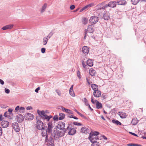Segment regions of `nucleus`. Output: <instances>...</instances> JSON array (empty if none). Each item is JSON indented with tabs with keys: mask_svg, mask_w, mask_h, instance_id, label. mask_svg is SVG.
<instances>
[{
	"mask_svg": "<svg viewBox=\"0 0 146 146\" xmlns=\"http://www.w3.org/2000/svg\"><path fill=\"white\" fill-rule=\"evenodd\" d=\"M87 6L86 5L85 6V7H84L83 8H82V9H81L80 11V12H82L83 11L85 10L87 8Z\"/></svg>",
	"mask_w": 146,
	"mask_h": 146,
	"instance_id": "obj_48",
	"label": "nucleus"
},
{
	"mask_svg": "<svg viewBox=\"0 0 146 146\" xmlns=\"http://www.w3.org/2000/svg\"><path fill=\"white\" fill-rule=\"evenodd\" d=\"M57 109L58 110H68V109H66L64 107L60 106H58Z\"/></svg>",
	"mask_w": 146,
	"mask_h": 146,
	"instance_id": "obj_45",
	"label": "nucleus"
},
{
	"mask_svg": "<svg viewBox=\"0 0 146 146\" xmlns=\"http://www.w3.org/2000/svg\"><path fill=\"white\" fill-rule=\"evenodd\" d=\"M40 89V87H38L35 90V92L37 93L38 92V90Z\"/></svg>",
	"mask_w": 146,
	"mask_h": 146,
	"instance_id": "obj_61",
	"label": "nucleus"
},
{
	"mask_svg": "<svg viewBox=\"0 0 146 146\" xmlns=\"http://www.w3.org/2000/svg\"><path fill=\"white\" fill-rule=\"evenodd\" d=\"M73 124L76 125L81 126L82 125V123H79L77 122H74Z\"/></svg>",
	"mask_w": 146,
	"mask_h": 146,
	"instance_id": "obj_47",
	"label": "nucleus"
},
{
	"mask_svg": "<svg viewBox=\"0 0 146 146\" xmlns=\"http://www.w3.org/2000/svg\"><path fill=\"white\" fill-rule=\"evenodd\" d=\"M36 123V127L39 130H44L47 127L44 125L43 122L40 120H38Z\"/></svg>",
	"mask_w": 146,
	"mask_h": 146,
	"instance_id": "obj_5",
	"label": "nucleus"
},
{
	"mask_svg": "<svg viewBox=\"0 0 146 146\" xmlns=\"http://www.w3.org/2000/svg\"><path fill=\"white\" fill-rule=\"evenodd\" d=\"M48 40V38L44 37L43 40V44L44 45H45L47 43Z\"/></svg>",
	"mask_w": 146,
	"mask_h": 146,
	"instance_id": "obj_35",
	"label": "nucleus"
},
{
	"mask_svg": "<svg viewBox=\"0 0 146 146\" xmlns=\"http://www.w3.org/2000/svg\"><path fill=\"white\" fill-rule=\"evenodd\" d=\"M104 18L105 20H108L110 18V16L108 13H105L103 15Z\"/></svg>",
	"mask_w": 146,
	"mask_h": 146,
	"instance_id": "obj_31",
	"label": "nucleus"
},
{
	"mask_svg": "<svg viewBox=\"0 0 146 146\" xmlns=\"http://www.w3.org/2000/svg\"><path fill=\"white\" fill-rule=\"evenodd\" d=\"M13 25H9L3 27L1 29L5 30L7 29H11L13 27Z\"/></svg>",
	"mask_w": 146,
	"mask_h": 146,
	"instance_id": "obj_18",
	"label": "nucleus"
},
{
	"mask_svg": "<svg viewBox=\"0 0 146 146\" xmlns=\"http://www.w3.org/2000/svg\"><path fill=\"white\" fill-rule=\"evenodd\" d=\"M0 83L3 85L4 84V82L2 80L0 79Z\"/></svg>",
	"mask_w": 146,
	"mask_h": 146,
	"instance_id": "obj_57",
	"label": "nucleus"
},
{
	"mask_svg": "<svg viewBox=\"0 0 146 146\" xmlns=\"http://www.w3.org/2000/svg\"><path fill=\"white\" fill-rule=\"evenodd\" d=\"M56 92L57 93L58 95L60 96H61V92L59 90H56Z\"/></svg>",
	"mask_w": 146,
	"mask_h": 146,
	"instance_id": "obj_52",
	"label": "nucleus"
},
{
	"mask_svg": "<svg viewBox=\"0 0 146 146\" xmlns=\"http://www.w3.org/2000/svg\"><path fill=\"white\" fill-rule=\"evenodd\" d=\"M102 99L103 100L107 98V97L106 96V95L103 94L102 95Z\"/></svg>",
	"mask_w": 146,
	"mask_h": 146,
	"instance_id": "obj_54",
	"label": "nucleus"
},
{
	"mask_svg": "<svg viewBox=\"0 0 146 146\" xmlns=\"http://www.w3.org/2000/svg\"><path fill=\"white\" fill-rule=\"evenodd\" d=\"M127 145L131 146H141V145H140L133 143H129Z\"/></svg>",
	"mask_w": 146,
	"mask_h": 146,
	"instance_id": "obj_41",
	"label": "nucleus"
},
{
	"mask_svg": "<svg viewBox=\"0 0 146 146\" xmlns=\"http://www.w3.org/2000/svg\"><path fill=\"white\" fill-rule=\"evenodd\" d=\"M132 4L134 5H136L139 2V0H131Z\"/></svg>",
	"mask_w": 146,
	"mask_h": 146,
	"instance_id": "obj_36",
	"label": "nucleus"
},
{
	"mask_svg": "<svg viewBox=\"0 0 146 146\" xmlns=\"http://www.w3.org/2000/svg\"><path fill=\"white\" fill-rule=\"evenodd\" d=\"M53 34V30H52L50 33L49 34L47 37L50 38Z\"/></svg>",
	"mask_w": 146,
	"mask_h": 146,
	"instance_id": "obj_40",
	"label": "nucleus"
},
{
	"mask_svg": "<svg viewBox=\"0 0 146 146\" xmlns=\"http://www.w3.org/2000/svg\"><path fill=\"white\" fill-rule=\"evenodd\" d=\"M85 62L84 60H82V65L83 66L84 68H87V67H88V66L85 64Z\"/></svg>",
	"mask_w": 146,
	"mask_h": 146,
	"instance_id": "obj_39",
	"label": "nucleus"
},
{
	"mask_svg": "<svg viewBox=\"0 0 146 146\" xmlns=\"http://www.w3.org/2000/svg\"><path fill=\"white\" fill-rule=\"evenodd\" d=\"M95 102L96 103V107L97 109H101L102 108V104L97 100H95Z\"/></svg>",
	"mask_w": 146,
	"mask_h": 146,
	"instance_id": "obj_23",
	"label": "nucleus"
},
{
	"mask_svg": "<svg viewBox=\"0 0 146 146\" xmlns=\"http://www.w3.org/2000/svg\"><path fill=\"white\" fill-rule=\"evenodd\" d=\"M65 115L64 114L60 113L59 114V120H61L63 119L65 117Z\"/></svg>",
	"mask_w": 146,
	"mask_h": 146,
	"instance_id": "obj_28",
	"label": "nucleus"
},
{
	"mask_svg": "<svg viewBox=\"0 0 146 146\" xmlns=\"http://www.w3.org/2000/svg\"><path fill=\"white\" fill-rule=\"evenodd\" d=\"M48 127H46V129L48 131V133H51L52 131V129L53 128V125L51 122H49L48 124Z\"/></svg>",
	"mask_w": 146,
	"mask_h": 146,
	"instance_id": "obj_11",
	"label": "nucleus"
},
{
	"mask_svg": "<svg viewBox=\"0 0 146 146\" xmlns=\"http://www.w3.org/2000/svg\"><path fill=\"white\" fill-rule=\"evenodd\" d=\"M89 48L87 46H84L82 48V52L84 54H88L89 52Z\"/></svg>",
	"mask_w": 146,
	"mask_h": 146,
	"instance_id": "obj_14",
	"label": "nucleus"
},
{
	"mask_svg": "<svg viewBox=\"0 0 146 146\" xmlns=\"http://www.w3.org/2000/svg\"><path fill=\"white\" fill-rule=\"evenodd\" d=\"M96 72V71L93 68H91L89 70L90 74L92 76L95 75Z\"/></svg>",
	"mask_w": 146,
	"mask_h": 146,
	"instance_id": "obj_24",
	"label": "nucleus"
},
{
	"mask_svg": "<svg viewBox=\"0 0 146 146\" xmlns=\"http://www.w3.org/2000/svg\"><path fill=\"white\" fill-rule=\"evenodd\" d=\"M91 87L94 91L93 93L94 96L97 98L100 97L101 96V92L98 90V86L95 84H92L91 85Z\"/></svg>",
	"mask_w": 146,
	"mask_h": 146,
	"instance_id": "obj_1",
	"label": "nucleus"
},
{
	"mask_svg": "<svg viewBox=\"0 0 146 146\" xmlns=\"http://www.w3.org/2000/svg\"><path fill=\"white\" fill-rule=\"evenodd\" d=\"M94 26L93 25H89L88 27L87 31H88V32L90 33H92L94 31Z\"/></svg>",
	"mask_w": 146,
	"mask_h": 146,
	"instance_id": "obj_15",
	"label": "nucleus"
},
{
	"mask_svg": "<svg viewBox=\"0 0 146 146\" xmlns=\"http://www.w3.org/2000/svg\"><path fill=\"white\" fill-rule=\"evenodd\" d=\"M76 132V131L75 129L73 128H70L68 133L69 135H72L74 134Z\"/></svg>",
	"mask_w": 146,
	"mask_h": 146,
	"instance_id": "obj_17",
	"label": "nucleus"
},
{
	"mask_svg": "<svg viewBox=\"0 0 146 146\" xmlns=\"http://www.w3.org/2000/svg\"><path fill=\"white\" fill-rule=\"evenodd\" d=\"M77 75L78 77L80 79L81 78V75H80V71H78L77 72Z\"/></svg>",
	"mask_w": 146,
	"mask_h": 146,
	"instance_id": "obj_49",
	"label": "nucleus"
},
{
	"mask_svg": "<svg viewBox=\"0 0 146 146\" xmlns=\"http://www.w3.org/2000/svg\"><path fill=\"white\" fill-rule=\"evenodd\" d=\"M91 101L93 104H94L95 103V101L94 100L93 97H92L91 98Z\"/></svg>",
	"mask_w": 146,
	"mask_h": 146,
	"instance_id": "obj_63",
	"label": "nucleus"
},
{
	"mask_svg": "<svg viewBox=\"0 0 146 146\" xmlns=\"http://www.w3.org/2000/svg\"><path fill=\"white\" fill-rule=\"evenodd\" d=\"M13 129L16 132H19L20 130V128L17 122H14L12 124Z\"/></svg>",
	"mask_w": 146,
	"mask_h": 146,
	"instance_id": "obj_8",
	"label": "nucleus"
},
{
	"mask_svg": "<svg viewBox=\"0 0 146 146\" xmlns=\"http://www.w3.org/2000/svg\"><path fill=\"white\" fill-rule=\"evenodd\" d=\"M69 94L72 96H73L75 95L74 93V92L73 90H69Z\"/></svg>",
	"mask_w": 146,
	"mask_h": 146,
	"instance_id": "obj_46",
	"label": "nucleus"
},
{
	"mask_svg": "<svg viewBox=\"0 0 146 146\" xmlns=\"http://www.w3.org/2000/svg\"><path fill=\"white\" fill-rule=\"evenodd\" d=\"M45 142L46 143L47 146H54V142L51 136L48 138V135H46L45 137Z\"/></svg>",
	"mask_w": 146,
	"mask_h": 146,
	"instance_id": "obj_4",
	"label": "nucleus"
},
{
	"mask_svg": "<svg viewBox=\"0 0 146 146\" xmlns=\"http://www.w3.org/2000/svg\"><path fill=\"white\" fill-rule=\"evenodd\" d=\"M17 121L19 123H21L24 120L23 116L21 114H18L17 116Z\"/></svg>",
	"mask_w": 146,
	"mask_h": 146,
	"instance_id": "obj_12",
	"label": "nucleus"
},
{
	"mask_svg": "<svg viewBox=\"0 0 146 146\" xmlns=\"http://www.w3.org/2000/svg\"><path fill=\"white\" fill-rule=\"evenodd\" d=\"M64 131H57L54 133V135L53 136L52 134V136L54 137V139L55 140L58 139L61 137L65 135Z\"/></svg>",
	"mask_w": 146,
	"mask_h": 146,
	"instance_id": "obj_3",
	"label": "nucleus"
},
{
	"mask_svg": "<svg viewBox=\"0 0 146 146\" xmlns=\"http://www.w3.org/2000/svg\"><path fill=\"white\" fill-rule=\"evenodd\" d=\"M9 114L7 112H5L4 115L5 117H7L8 116V115Z\"/></svg>",
	"mask_w": 146,
	"mask_h": 146,
	"instance_id": "obj_60",
	"label": "nucleus"
},
{
	"mask_svg": "<svg viewBox=\"0 0 146 146\" xmlns=\"http://www.w3.org/2000/svg\"><path fill=\"white\" fill-rule=\"evenodd\" d=\"M47 4L46 3H45L42 6V9L41 11V13H42L44 12L45 9L47 7Z\"/></svg>",
	"mask_w": 146,
	"mask_h": 146,
	"instance_id": "obj_32",
	"label": "nucleus"
},
{
	"mask_svg": "<svg viewBox=\"0 0 146 146\" xmlns=\"http://www.w3.org/2000/svg\"><path fill=\"white\" fill-rule=\"evenodd\" d=\"M129 133L130 134H131L133 135L134 136H138L136 134L134 133H132V132H129Z\"/></svg>",
	"mask_w": 146,
	"mask_h": 146,
	"instance_id": "obj_62",
	"label": "nucleus"
},
{
	"mask_svg": "<svg viewBox=\"0 0 146 146\" xmlns=\"http://www.w3.org/2000/svg\"><path fill=\"white\" fill-rule=\"evenodd\" d=\"M86 63L88 66L90 67L92 66L93 65L92 60L90 59H89L86 61Z\"/></svg>",
	"mask_w": 146,
	"mask_h": 146,
	"instance_id": "obj_26",
	"label": "nucleus"
},
{
	"mask_svg": "<svg viewBox=\"0 0 146 146\" xmlns=\"http://www.w3.org/2000/svg\"><path fill=\"white\" fill-rule=\"evenodd\" d=\"M25 117L26 119L28 120H31L34 118L33 115L30 113H27L25 114Z\"/></svg>",
	"mask_w": 146,
	"mask_h": 146,
	"instance_id": "obj_10",
	"label": "nucleus"
},
{
	"mask_svg": "<svg viewBox=\"0 0 146 146\" xmlns=\"http://www.w3.org/2000/svg\"><path fill=\"white\" fill-rule=\"evenodd\" d=\"M75 111L77 112V113L79 115H80L81 117H84V118H85L86 117L83 115V114H82L80 113L79 111H78L77 110H75Z\"/></svg>",
	"mask_w": 146,
	"mask_h": 146,
	"instance_id": "obj_43",
	"label": "nucleus"
},
{
	"mask_svg": "<svg viewBox=\"0 0 146 146\" xmlns=\"http://www.w3.org/2000/svg\"><path fill=\"white\" fill-rule=\"evenodd\" d=\"M116 3L115 1H110L107 4V5L109 7L113 8L116 6Z\"/></svg>",
	"mask_w": 146,
	"mask_h": 146,
	"instance_id": "obj_20",
	"label": "nucleus"
},
{
	"mask_svg": "<svg viewBox=\"0 0 146 146\" xmlns=\"http://www.w3.org/2000/svg\"><path fill=\"white\" fill-rule=\"evenodd\" d=\"M75 8V6L74 5H72L70 6V8L71 10H72L74 9Z\"/></svg>",
	"mask_w": 146,
	"mask_h": 146,
	"instance_id": "obj_55",
	"label": "nucleus"
},
{
	"mask_svg": "<svg viewBox=\"0 0 146 146\" xmlns=\"http://www.w3.org/2000/svg\"><path fill=\"white\" fill-rule=\"evenodd\" d=\"M112 122L116 125H121V123L117 120H115L114 119H113L112 120Z\"/></svg>",
	"mask_w": 146,
	"mask_h": 146,
	"instance_id": "obj_30",
	"label": "nucleus"
},
{
	"mask_svg": "<svg viewBox=\"0 0 146 146\" xmlns=\"http://www.w3.org/2000/svg\"><path fill=\"white\" fill-rule=\"evenodd\" d=\"M91 146H99V142L96 141H93L92 142Z\"/></svg>",
	"mask_w": 146,
	"mask_h": 146,
	"instance_id": "obj_33",
	"label": "nucleus"
},
{
	"mask_svg": "<svg viewBox=\"0 0 146 146\" xmlns=\"http://www.w3.org/2000/svg\"><path fill=\"white\" fill-rule=\"evenodd\" d=\"M94 5V4L93 3H92L88 5H86L87 6V7H92Z\"/></svg>",
	"mask_w": 146,
	"mask_h": 146,
	"instance_id": "obj_51",
	"label": "nucleus"
},
{
	"mask_svg": "<svg viewBox=\"0 0 146 146\" xmlns=\"http://www.w3.org/2000/svg\"><path fill=\"white\" fill-rule=\"evenodd\" d=\"M138 121H139L137 120V118H133L132 120L131 123H132L133 125H135L137 123Z\"/></svg>",
	"mask_w": 146,
	"mask_h": 146,
	"instance_id": "obj_29",
	"label": "nucleus"
},
{
	"mask_svg": "<svg viewBox=\"0 0 146 146\" xmlns=\"http://www.w3.org/2000/svg\"><path fill=\"white\" fill-rule=\"evenodd\" d=\"M87 30L85 29V35L84 36V39H85L86 36L87 35Z\"/></svg>",
	"mask_w": 146,
	"mask_h": 146,
	"instance_id": "obj_56",
	"label": "nucleus"
},
{
	"mask_svg": "<svg viewBox=\"0 0 146 146\" xmlns=\"http://www.w3.org/2000/svg\"><path fill=\"white\" fill-rule=\"evenodd\" d=\"M37 110L38 114L41 116V117L42 119H45L48 121H49L50 119L52 117V116L51 115L48 116L46 115L44 111Z\"/></svg>",
	"mask_w": 146,
	"mask_h": 146,
	"instance_id": "obj_2",
	"label": "nucleus"
},
{
	"mask_svg": "<svg viewBox=\"0 0 146 146\" xmlns=\"http://www.w3.org/2000/svg\"><path fill=\"white\" fill-rule=\"evenodd\" d=\"M90 133H92V134L93 135H97L99 134V132L98 131H94V132H91Z\"/></svg>",
	"mask_w": 146,
	"mask_h": 146,
	"instance_id": "obj_42",
	"label": "nucleus"
},
{
	"mask_svg": "<svg viewBox=\"0 0 146 146\" xmlns=\"http://www.w3.org/2000/svg\"><path fill=\"white\" fill-rule=\"evenodd\" d=\"M118 114L119 116L121 118H125L127 116L126 113L122 112H119L118 113Z\"/></svg>",
	"mask_w": 146,
	"mask_h": 146,
	"instance_id": "obj_21",
	"label": "nucleus"
},
{
	"mask_svg": "<svg viewBox=\"0 0 146 146\" xmlns=\"http://www.w3.org/2000/svg\"><path fill=\"white\" fill-rule=\"evenodd\" d=\"M117 3L119 5H124L127 3V2L125 0H120L117 1Z\"/></svg>",
	"mask_w": 146,
	"mask_h": 146,
	"instance_id": "obj_25",
	"label": "nucleus"
},
{
	"mask_svg": "<svg viewBox=\"0 0 146 146\" xmlns=\"http://www.w3.org/2000/svg\"><path fill=\"white\" fill-rule=\"evenodd\" d=\"M13 110H8V111H7L8 114H12V111Z\"/></svg>",
	"mask_w": 146,
	"mask_h": 146,
	"instance_id": "obj_59",
	"label": "nucleus"
},
{
	"mask_svg": "<svg viewBox=\"0 0 146 146\" xmlns=\"http://www.w3.org/2000/svg\"><path fill=\"white\" fill-rule=\"evenodd\" d=\"M46 49L44 48H42L41 49V52L42 53H44L45 52Z\"/></svg>",
	"mask_w": 146,
	"mask_h": 146,
	"instance_id": "obj_53",
	"label": "nucleus"
},
{
	"mask_svg": "<svg viewBox=\"0 0 146 146\" xmlns=\"http://www.w3.org/2000/svg\"><path fill=\"white\" fill-rule=\"evenodd\" d=\"M5 92L6 93L9 94V93L10 91V90L9 89H8L6 88H5Z\"/></svg>",
	"mask_w": 146,
	"mask_h": 146,
	"instance_id": "obj_50",
	"label": "nucleus"
},
{
	"mask_svg": "<svg viewBox=\"0 0 146 146\" xmlns=\"http://www.w3.org/2000/svg\"><path fill=\"white\" fill-rule=\"evenodd\" d=\"M71 125L70 124H65V127H64L63 131H64V133L67 132L70 129L69 127L70 125Z\"/></svg>",
	"mask_w": 146,
	"mask_h": 146,
	"instance_id": "obj_19",
	"label": "nucleus"
},
{
	"mask_svg": "<svg viewBox=\"0 0 146 146\" xmlns=\"http://www.w3.org/2000/svg\"><path fill=\"white\" fill-rule=\"evenodd\" d=\"M42 131L41 133V135L43 137H44L46 135H48V134H47V133L48 132L47 130L45 129L42 130Z\"/></svg>",
	"mask_w": 146,
	"mask_h": 146,
	"instance_id": "obj_27",
	"label": "nucleus"
},
{
	"mask_svg": "<svg viewBox=\"0 0 146 146\" xmlns=\"http://www.w3.org/2000/svg\"><path fill=\"white\" fill-rule=\"evenodd\" d=\"M65 112H66L67 113H69L68 115V117H70L72 118L73 115L72 114H73V112L71 110H63Z\"/></svg>",
	"mask_w": 146,
	"mask_h": 146,
	"instance_id": "obj_22",
	"label": "nucleus"
},
{
	"mask_svg": "<svg viewBox=\"0 0 146 146\" xmlns=\"http://www.w3.org/2000/svg\"><path fill=\"white\" fill-rule=\"evenodd\" d=\"M82 22L83 24L84 25H86L88 23V19L86 18H84L82 19Z\"/></svg>",
	"mask_w": 146,
	"mask_h": 146,
	"instance_id": "obj_34",
	"label": "nucleus"
},
{
	"mask_svg": "<svg viewBox=\"0 0 146 146\" xmlns=\"http://www.w3.org/2000/svg\"><path fill=\"white\" fill-rule=\"evenodd\" d=\"M33 107L31 106H28L26 108V110H32Z\"/></svg>",
	"mask_w": 146,
	"mask_h": 146,
	"instance_id": "obj_58",
	"label": "nucleus"
},
{
	"mask_svg": "<svg viewBox=\"0 0 146 146\" xmlns=\"http://www.w3.org/2000/svg\"><path fill=\"white\" fill-rule=\"evenodd\" d=\"M89 129L86 127H83L81 128V132L82 133L87 134L89 133Z\"/></svg>",
	"mask_w": 146,
	"mask_h": 146,
	"instance_id": "obj_16",
	"label": "nucleus"
},
{
	"mask_svg": "<svg viewBox=\"0 0 146 146\" xmlns=\"http://www.w3.org/2000/svg\"><path fill=\"white\" fill-rule=\"evenodd\" d=\"M99 20L98 18L96 16H92L89 20V22L92 25H94L96 24Z\"/></svg>",
	"mask_w": 146,
	"mask_h": 146,
	"instance_id": "obj_6",
	"label": "nucleus"
},
{
	"mask_svg": "<svg viewBox=\"0 0 146 146\" xmlns=\"http://www.w3.org/2000/svg\"><path fill=\"white\" fill-rule=\"evenodd\" d=\"M9 123L7 121H3L1 123V125L3 128L7 127L9 125Z\"/></svg>",
	"mask_w": 146,
	"mask_h": 146,
	"instance_id": "obj_13",
	"label": "nucleus"
},
{
	"mask_svg": "<svg viewBox=\"0 0 146 146\" xmlns=\"http://www.w3.org/2000/svg\"><path fill=\"white\" fill-rule=\"evenodd\" d=\"M65 123L62 121L58 122L57 125V127L60 129L63 130L64 127H65Z\"/></svg>",
	"mask_w": 146,
	"mask_h": 146,
	"instance_id": "obj_9",
	"label": "nucleus"
},
{
	"mask_svg": "<svg viewBox=\"0 0 146 146\" xmlns=\"http://www.w3.org/2000/svg\"><path fill=\"white\" fill-rule=\"evenodd\" d=\"M98 136L97 135H94L92 134V133H90L88 139L90 140L91 142L93 141H96L98 139Z\"/></svg>",
	"mask_w": 146,
	"mask_h": 146,
	"instance_id": "obj_7",
	"label": "nucleus"
},
{
	"mask_svg": "<svg viewBox=\"0 0 146 146\" xmlns=\"http://www.w3.org/2000/svg\"><path fill=\"white\" fill-rule=\"evenodd\" d=\"M53 119L54 121H58L59 120L58 115H54L53 117Z\"/></svg>",
	"mask_w": 146,
	"mask_h": 146,
	"instance_id": "obj_37",
	"label": "nucleus"
},
{
	"mask_svg": "<svg viewBox=\"0 0 146 146\" xmlns=\"http://www.w3.org/2000/svg\"><path fill=\"white\" fill-rule=\"evenodd\" d=\"M84 100V103L85 105L87 106L89 104L88 103V102L87 100L86 99V98H84L83 99Z\"/></svg>",
	"mask_w": 146,
	"mask_h": 146,
	"instance_id": "obj_44",
	"label": "nucleus"
},
{
	"mask_svg": "<svg viewBox=\"0 0 146 146\" xmlns=\"http://www.w3.org/2000/svg\"><path fill=\"white\" fill-rule=\"evenodd\" d=\"M108 7V6L107 5V4H106L104 6H103L101 8H98L97 10L98 11L99 10H100L102 9H105Z\"/></svg>",
	"mask_w": 146,
	"mask_h": 146,
	"instance_id": "obj_38",
	"label": "nucleus"
},
{
	"mask_svg": "<svg viewBox=\"0 0 146 146\" xmlns=\"http://www.w3.org/2000/svg\"><path fill=\"white\" fill-rule=\"evenodd\" d=\"M2 135V128L0 127V136Z\"/></svg>",
	"mask_w": 146,
	"mask_h": 146,
	"instance_id": "obj_64",
	"label": "nucleus"
}]
</instances>
